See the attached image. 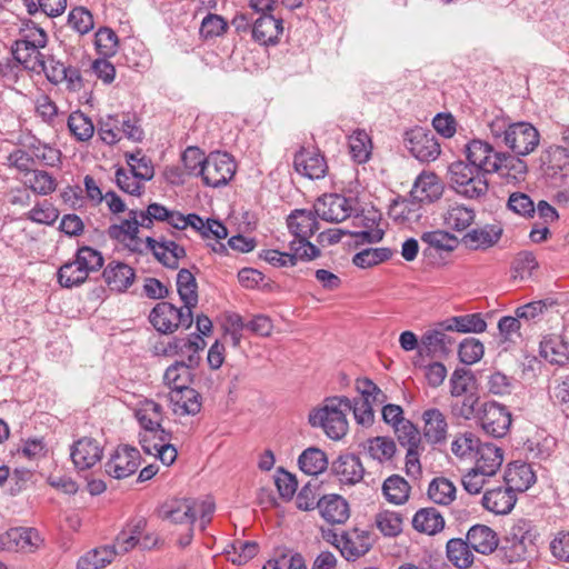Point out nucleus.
Instances as JSON below:
<instances>
[{"label":"nucleus","instance_id":"obj_3","mask_svg":"<svg viewBox=\"0 0 569 569\" xmlns=\"http://www.w3.org/2000/svg\"><path fill=\"white\" fill-rule=\"evenodd\" d=\"M47 42L46 31L33 21L26 20L21 23L19 38L11 46L12 57L22 64L24 70L40 73L44 58L40 49L44 48Z\"/></svg>","mask_w":569,"mask_h":569},{"label":"nucleus","instance_id":"obj_61","mask_svg":"<svg viewBox=\"0 0 569 569\" xmlns=\"http://www.w3.org/2000/svg\"><path fill=\"white\" fill-rule=\"evenodd\" d=\"M28 148L33 154V160H38L44 166L58 167L61 163V151L57 148L42 143L37 139Z\"/></svg>","mask_w":569,"mask_h":569},{"label":"nucleus","instance_id":"obj_30","mask_svg":"<svg viewBox=\"0 0 569 569\" xmlns=\"http://www.w3.org/2000/svg\"><path fill=\"white\" fill-rule=\"evenodd\" d=\"M466 537L472 550L481 555L492 553L499 545L498 535L486 525L472 526Z\"/></svg>","mask_w":569,"mask_h":569},{"label":"nucleus","instance_id":"obj_52","mask_svg":"<svg viewBox=\"0 0 569 569\" xmlns=\"http://www.w3.org/2000/svg\"><path fill=\"white\" fill-rule=\"evenodd\" d=\"M371 139L365 130H356L349 137V149L353 160L365 163L371 154Z\"/></svg>","mask_w":569,"mask_h":569},{"label":"nucleus","instance_id":"obj_23","mask_svg":"<svg viewBox=\"0 0 569 569\" xmlns=\"http://www.w3.org/2000/svg\"><path fill=\"white\" fill-rule=\"evenodd\" d=\"M293 166L298 173L312 180L323 178L328 170L323 156L305 148L295 154Z\"/></svg>","mask_w":569,"mask_h":569},{"label":"nucleus","instance_id":"obj_15","mask_svg":"<svg viewBox=\"0 0 569 569\" xmlns=\"http://www.w3.org/2000/svg\"><path fill=\"white\" fill-rule=\"evenodd\" d=\"M319 218L316 210L296 209L287 218V224L290 232L295 236L291 242L295 246L311 243L309 239L319 229L317 221Z\"/></svg>","mask_w":569,"mask_h":569},{"label":"nucleus","instance_id":"obj_9","mask_svg":"<svg viewBox=\"0 0 569 569\" xmlns=\"http://www.w3.org/2000/svg\"><path fill=\"white\" fill-rule=\"evenodd\" d=\"M236 172V164L227 152L210 153L199 173L206 186L219 188L227 184Z\"/></svg>","mask_w":569,"mask_h":569},{"label":"nucleus","instance_id":"obj_42","mask_svg":"<svg viewBox=\"0 0 569 569\" xmlns=\"http://www.w3.org/2000/svg\"><path fill=\"white\" fill-rule=\"evenodd\" d=\"M298 465L302 472L309 476H318L328 467V459L319 448L310 447L302 451L298 458Z\"/></svg>","mask_w":569,"mask_h":569},{"label":"nucleus","instance_id":"obj_63","mask_svg":"<svg viewBox=\"0 0 569 569\" xmlns=\"http://www.w3.org/2000/svg\"><path fill=\"white\" fill-rule=\"evenodd\" d=\"M507 208L513 213L526 219H531L536 214V206L533 200L527 193L519 191L512 192L509 196Z\"/></svg>","mask_w":569,"mask_h":569},{"label":"nucleus","instance_id":"obj_60","mask_svg":"<svg viewBox=\"0 0 569 569\" xmlns=\"http://www.w3.org/2000/svg\"><path fill=\"white\" fill-rule=\"evenodd\" d=\"M171 438L170 431H160L158 442L153 443L148 455L156 456L166 466H171L178 456L176 447L170 443Z\"/></svg>","mask_w":569,"mask_h":569},{"label":"nucleus","instance_id":"obj_10","mask_svg":"<svg viewBox=\"0 0 569 569\" xmlns=\"http://www.w3.org/2000/svg\"><path fill=\"white\" fill-rule=\"evenodd\" d=\"M317 216L331 223H339L351 217L353 199L338 193H326L315 203Z\"/></svg>","mask_w":569,"mask_h":569},{"label":"nucleus","instance_id":"obj_22","mask_svg":"<svg viewBox=\"0 0 569 569\" xmlns=\"http://www.w3.org/2000/svg\"><path fill=\"white\" fill-rule=\"evenodd\" d=\"M146 242L156 259L167 268L177 269L179 267V260L186 257V249L176 241H158L151 237H147Z\"/></svg>","mask_w":569,"mask_h":569},{"label":"nucleus","instance_id":"obj_58","mask_svg":"<svg viewBox=\"0 0 569 569\" xmlns=\"http://www.w3.org/2000/svg\"><path fill=\"white\" fill-rule=\"evenodd\" d=\"M393 252L389 248H368L356 253L352 258L355 266L366 269L389 260Z\"/></svg>","mask_w":569,"mask_h":569},{"label":"nucleus","instance_id":"obj_16","mask_svg":"<svg viewBox=\"0 0 569 569\" xmlns=\"http://www.w3.org/2000/svg\"><path fill=\"white\" fill-rule=\"evenodd\" d=\"M340 553L347 560H356L365 556L372 547L371 533L368 530L353 528L342 532Z\"/></svg>","mask_w":569,"mask_h":569},{"label":"nucleus","instance_id":"obj_43","mask_svg":"<svg viewBox=\"0 0 569 569\" xmlns=\"http://www.w3.org/2000/svg\"><path fill=\"white\" fill-rule=\"evenodd\" d=\"M475 217L473 209L455 203L443 213V223L451 230L463 231L473 222Z\"/></svg>","mask_w":569,"mask_h":569},{"label":"nucleus","instance_id":"obj_14","mask_svg":"<svg viewBox=\"0 0 569 569\" xmlns=\"http://www.w3.org/2000/svg\"><path fill=\"white\" fill-rule=\"evenodd\" d=\"M320 256V250L312 243L295 246L290 242V252L269 249L260 253V258L273 267H293L298 260L310 261Z\"/></svg>","mask_w":569,"mask_h":569},{"label":"nucleus","instance_id":"obj_6","mask_svg":"<svg viewBox=\"0 0 569 569\" xmlns=\"http://www.w3.org/2000/svg\"><path fill=\"white\" fill-rule=\"evenodd\" d=\"M536 532L530 521L520 519L510 529L503 540L502 550L508 562L525 560L535 549Z\"/></svg>","mask_w":569,"mask_h":569},{"label":"nucleus","instance_id":"obj_1","mask_svg":"<svg viewBox=\"0 0 569 569\" xmlns=\"http://www.w3.org/2000/svg\"><path fill=\"white\" fill-rule=\"evenodd\" d=\"M489 133L498 147H506L511 154L526 157L540 143V133L530 122H511L503 114L495 116L488 122Z\"/></svg>","mask_w":569,"mask_h":569},{"label":"nucleus","instance_id":"obj_31","mask_svg":"<svg viewBox=\"0 0 569 569\" xmlns=\"http://www.w3.org/2000/svg\"><path fill=\"white\" fill-rule=\"evenodd\" d=\"M540 356L551 365L565 366L569 361V343L558 335L545 336L540 342Z\"/></svg>","mask_w":569,"mask_h":569},{"label":"nucleus","instance_id":"obj_24","mask_svg":"<svg viewBox=\"0 0 569 569\" xmlns=\"http://www.w3.org/2000/svg\"><path fill=\"white\" fill-rule=\"evenodd\" d=\"M169 401L178 416H196L202 408V396L190 386L170 391Z\"/></svg>","mask_w":569,"mask_h":569},{"label":"nucleus","instance_id":"obj_54","mask_svg":"<svg viewBox=\"0 0 569 569\" xmlns=\"http://www.w3.org/2000/svg\"><path fill=\"white\" fill-rule=\"evenodd\" d=\"M428 496L433 502L447 506L456 497V487L446 478H436L429 485Z\"/></svg>","mask_w":569,"mask_h":569},{"label":"nucleus","instance_id":"obj_62","mask_svg":"<svg viewBox=\"0 0 569 569\" xmlns=\"http://www.w3.org/2000/svg\"><path fill=\"white\" fill-rule=\"evenodd\" d=\"M32 530H23L21 528H11L6 532L0 533V551H16L21 545L31 542Z\"/></svg>","mask_w":569,"mask_h":569},{"label":"nucleus","instance_id":"obj_44","mask_svg":"<svg viewBox=\"0 0 569 569\" xmlns=\"http://www.w3.org/2000/svg\"><path fill=\"white\" fill-rule=\"evenodd\" d=\"M137 419L143 429L140 433V445L146 453L151 452V446H149L150 439H157L160 437V431H167L161 427V421L150 415L149 410L140 409L137 411Z\"/></svg>","mask_w":569,"mask_h":569},{"label":"nucleus","instance_id":"obj_29","mask_svg":"<svg viewBox=\"0 0 569 569\" xmlns=\"http://www.w3.org/2000/svg\"><path fill=\"white\" fill-rule=\"evenodd\" d=\"M381 216L376 210H369L355 217V224L362 226L365 230L352 232L351 236L361 242L376 243L382 240L383 230L378 228Z\"/></svg>","mask_w":569,"mask_h":569},{"label":"nucleus","instance_id":"obj_34","mask_svg":"<svg viewBox=\"0 0 569 569\" xmlns=\"http://www.w3.org/2000/svg\"><path fill=\"white\" fill-rule=\"evenodd\" d=\"M196 500L183 499L172 501L162 507V518L173 523L193 525L196 521Z\"/></svg>","mask_w":569,"mask_h":569},{"label":"nucleus","instance_id":"obj_36","mask_svg":"<svg viewBox=\"0 0 569 569\" xmlns=\"http://www.w3.org/2000/svg\"><path fill=\"white\" fill-rule=\"evenodd\" d=\"M196 367L189 366L184 360L176 361L164 371V385L169 387L170 391L189 387L193 381L192 369Z\"/></svg>","mask_w":569,"mask_h":569},{"label":"nucleus","instance_id":"obj_53","mask_svg":"<svg viewBox=\"0 0 569 569\" xmlns=\"http://www.w3.org/2000/svg\"><path fill=\"white\" fill-rule=\"evenodd\" d=\"M452 189L463 198L480 199L487 194L489 189L487 174H476L475 179L465 183L457 182V186L452 187Z\"/></svg>","mask_w":569,"mask_h":569},{"label":"nucleus","instance_id":"obj_49","mask_svg":"<svg viewBox=\"0 0 569 569\" xmlns=\"http://www.w3.org/2000/svg\"><path fill=\"white\" fill-rule=\"evenodd\" d=\"M420 204L411 198L396 199L389 207V217L397 222L403 223L417 220L420 217Z\"/></svg>","mask_w":569,"mask_h":569},{"label":"nucleus","instance_id":"obj_38","mask_svg":"<svg viewBox=\"0 0 569 569\" xmlns=\"http://www.w3.org/2000/svg\"><path fill=\"white\" fill-rule=\"evenodd\" d=\"M24 187L38 196H49L56 191L57 179L48 171L33 169L22 177Z\"/></svg>","mask_w":569,"mask_h":569},{"label":"nucleus","instance_id":"obj_21","mask_svg":"<svg viewBox=\"0 0 569 569\" xmlns=\"http://www.w3.org/2000/svg\"><path fill=\"white\" fill-rule=\"evenodd\" d=\"M321 517L331 525L345 523L350 517L348 501L340 495H326L317 501Z\"/></svg>","mask_w":569,"mask_h":569},{"label":"nucleus","instance_id":"obj_28","mask_svg":"<svg viewBox=\"0 0 569 569\" xmlns=\"http://www.w3.org/2000/svg\"><path fill=\"white\" fill-rule=\"evenodd\" d=\"M498 167L499 169L496 172L506 183H520L526 180L528 174V166L522 156L511 154L510 152H502Z\"/></svg>","mask_w":569,"mask_h":569},{"label":"nucleus","instance_id":"obj_57","mask_svg":"<svg viewBox=\"0 0 569 569\" xmlns=\"http://www.w3.org/2000/svg\"><path fill=\"white\" fill-rule=\"evenodd\" d=\"M421 241L438 251H453L459 244L458 238L445 230L423 232Z\"/></svg>","mask_w":569,"mask_h":569},{"label":"nucleus","instance_id":"obj_12","mask_svg":"<svg viewBox=\"0 0 569 569\" xmlns=\"http://www.w3.org/2000/svg\"><path fill=\"white\" fill-rule=\"evenodd\" d=\"M141 463V456L137 448L121 445L114 450L104 463V471L114 479H124L133 475Z\"/></svg>","mask_w":569,"mask_h":569},{"label":"nucleus","instance_id":"obj_45","mask_svg":"<svg viewBox=\"0 0 569 569\" xmlns=\"http://www.w3.org/2000/svg\"><path fill=\"white\" fill-rule=\"evenodd\" d=\"M453 339L445 333V330H428L421 337V347L426 350L428 356H436L437 353H448Z\"/></svg>","mask_w":569,"mask_h":569},{"label":"nucleus","instance_id":"obj_41","mask_svg":"<svg viewBox=\"0 0 569 569\" xmlns=\"http://www.w3.org/2000/svg\"><path fill=\"white\" fill-rule=\"evenodd\" d=\"M117 551L114 547L102 546L88 551L77 562V569H102L112 562Z\"/></svg>","mask_w":569,"mask_h":569},{"label":"nucleus","instance_id":"obj_2","mask_svg":"<svg viewBox=\"0 0 569 569\" xmlns=\"http://www.w3.org/2000/svg\"><path fill=\"white\" fill-rule=\"evenodd\" d=\"M349 412L351 407L348 397H327L322 406L309 412L308 421L311 427L321 428L330 439L340 440L348 432L347 413Z\"/></svg>","mask_w":569,"mask_h":569},{"label":"nucleus","instance_id":"obj_33","mask_svg":"<svg viewBox=\"0 0 569 569\" xmlns=\"http://www.w3.org/2000/svg\"><path fill=\"white\" fill-rule=\"evenodd\" d=\"M425 422L423 435L431 443H440L447 437L448 423L445 415L437 408L428 409L423 412Z\"/></svg>","mask_w":569,"mask_h":569},{"label":"nucleus","instance_id":"obj_18","mask_svg":"<svg viewBox=\"0 0 569 569\" xmlns=\"http://www.w3.org/2000/svg\"><path fill=\"white\" fill-rule=\"evenodd\" d=\"M443 192L442 183L433 172L422 171L415 180L410 198L421 203H431L438 200Z\"/></svg>","mask_w":569,"mask_h":569},{"label":"nucleus","instance_id":"obj_27","mask_svg":"<svg viewBox=\"0 0 569 569\" xmlns=\"http://www.w3.org/2000/svg\"><path fill=\"white\" fill-rule=\"evenodd\" d=\"M516 501L517 496L508 486L487 490L481 499L483 508L495 515L509 513Z\"/></svg>","mask_w":569,"mask_h":569},{"label":"nucleus","instance_id":"obj_25","mask_svg":"<svg viewBox=\"0 0 569 569\" xmlns=\"http://www.w3.org/2000/svg\"><path fill=\"white\" fill-rule=\"evenodd\" d=\"M102 277L110 290L126 292L134 282L136 271L124 262L111 261L104 268Z\"/></svg>","mask_w":569,"mask_h":569},{"label":"nucleus","instance_id":"obj_51","mask_svg":"<svg viewBox=\"0 0 569 569\" xmlns=\"http://www.w3.org/2000/svg\"><path fill=\"white\" fill-rule=\"evenodd\" d=\"M58 282L63 288H73L82 284L89 277L88 272L77 263V259L63 263L58 270Z\"/></svg>","mask_w":569,"mask_h":569},{"label":"nucleus","instance_id":"obj_13","mask_svg":"<svg viewBox=\"0 0 569 569\" xmlns=\"http://www.w3.org/2000/svg\"><path fill=\"white\" fill-rule=\"evenodd\" d=\"M511 422V413L506 406L496 401L483 405L480 425L486 435L502 438L508 433Z\"/></svg>","mask_w":569,"mask_h":569},{"label":"nucleus","instance_id":"obj_26","mask_svg":"<svg viewBox=\"0 0 569 569\" xmlns=\"http://www.w3.org/2000/svg\"><path fill=\"white\" fill-rule=\"evenodd\" d=\"M473 458V468L482 475L493 476L503 462V450L495 443L480 442Z\"/></svg>","mask_w":569,"mask_h":569},{"label":"nucleus","instance_id":"obj_48","mask_svg":"<svg viewBox=\"0 0 569 569\" xmlns=\"http://www.w3.org/2000/svg\"><path fill=\"white\" fill-rule=\"evenodd\" d=\"M366 450L380 463L390 461L397 451L396 442L389 437H373L367 440Z\"/></svg>","mask_w":569,"mask_h":569},{"label":"nucleus","instance_id":"obj_7","mask_svg":"<svg viewBox=\"0 0 569 569\" xmlns=\"http://www.w3.org/2000/svg\"><path fill=\"white\" fill-rule=\"evenodd\" d=\"M251 7L262 14L253 21L252 39L262 46H273L279 42L283 32L282 19L274 18L270 12L273 10V1L260 0Z\"/></svg>","mask_w":569,"mask_h":569},{"label":"nucleus","instance_id":"obj_50","mask_svg":"<svg viewBox=\"0 0 569 569\" xmlns=\"http://www.w3.org/2000/svg\"><path fill=\"white\" fill-rule=\"evenodd\" d=\"M501 236V229L491 228L472 229L467 232L462 241L471 249L488 248L496 244Z\"/></svg>","mask_w":569,"mask_h":569},{"label":"nucleus","instance_id":"obj_35","mask_svg":"<svg viewBox=\"0 0 569 569\" xmlns=\"http://www.w3.org/2000/svg\"><path fill=\"white\" fill-rule=\"evenodd\" d=\"M177 291L186 309L193 312L198 305V283L192 272L186 268L177 274Z\"/></svg>","mask_w":569,"mask_h":569},{"label":"nucleus","instance_id":"obj_39","mask_svg":"<svg viewBox=\"0 0 569 569\" xmlns=\"http://www.w3.org/2000/svg\"><path fill=\"white\" fill-rule=\"evenodd\" d=\"M469 541L461 538H452L447 542L448 560L459 569H468L472 566L475 556Z\"/></svg>","mask_w":569,"mask_h":569},{"label":"nucleus","instance_id":"obj_4","mask_svg":"<svg viewBox=\"0 0 569 569\" xmlns=\"http://www.w3.org/2000/svg\"><path fill=\"white\" fill-rule=\"evenodd\" d=\"M98 133L101 140L110 146L119 142L122 137L140 142L144 136L139 119L136 114L129 112L108 114L102 118L99 122Z\"/></svg>","mask_w":569,"mask_h":569},{"label":"nucleus","instance_id":"obj_20","mask_svg":"<svg viewBox=\"0 0 569 569\" xmlns=\"http://www.w3.org/2000/svg\"><path fill=\"white\" fill-rule=\"evenodd\" d=\"M331 471L339 481L346 485L360 482L365 475V468L360 458L355 453H342L331 465Z\"/></svg>","mask_w":569,"mask_h":569},{"label":"nucleus","instance_id":"obj_37","mask_svg":"<svg viewBox=\"0 0 569 569\" xmlns=\"http://www.w3.org/2000/svg\"><path fill=\"white\" fill-rule=\"evenodd\" d=\"M443 330L457 332L481 333L487 329V322L480 313L452 317L440 323Z\"/></svg>","mask_w":569,"mask_h":569},{"label":"nucleus","instance_id":"obj_55","mask_svg":"<svg viewBox=\"0 0 569 569\" xmlns=\"http://www.w3.org/2000/svg\"><path fill=\"white\" fill-rule=\"evenodd\" d=\"M228 28V21L222 16L209 12L201 21L199 34L208 41L223 36Z\"/></svg>","mask_w":569,"mask_h":569},{"label":"nucleus","instance_id":"obj_56","mask_svg":"<svg viewBox=\"0 0 569 569\" xmlns=\"http://www.w3.org/2000/svg\"><path fill=\"white\" fill-rule=\"evenodd\" d=\"M126 160L130 167L129 173L140 178L142 181H149L154 176V168L149 158L138 150L134 153H126Z\"/></svg>","mask_w":569,"mask_h":569},{"label":"nucleus","instance_id":"obj_5","mask_svg":"<svg viewBox=\"0 0 569 569\" xmlns=\"http://www.w3.org/2000/svg\"><path fill=\"white\" fill-rule=\"evenodd\" d=\"M153 328L162 333L170 335L178 329H189L193 323V312L184 307H176L171 302H158L149 315Z\"/></svg>","mask_w":569,"mask_h":569},{"label":"nucleus","instance_id":"obj_17","mask_svg":"<svg viewBox=\"0 0 569 569\" xmlns=\"http://www.w3.org/2000/svg\"><path fill=\"white\" fill-rule=\"evenodd\" d=\"M140 224V212L137 209L129 210V218L123 219L120 223L111 224L107 233L110 239L126 243L132 250H136L140 242L138 238Z\"/></svg>","mask_w":569,"mask_h":569},{"label":"nucleus","instance_id":"obj_32","mask_svg":"<svg viewBox=\"0 0 569 569\" xmlns=\"http://www.w3.org/2000/svg\"><path fill=\"white\" fill-rule=\"evenodd\" d=\"M505 480L515 493L523 492L536 482V473L531 465L516 461L509 465Z\"/></svg>","mask_w":569,"mask_h":569},{"label":"nucleus","instance_id":"obj_59","mask_svg":"<svg viewBox=\"0 0 569 569\" xmlns=\"http://www.w3.org/2000/svg\"><path fill=\"white\" fill-rule=\"evenodd\" d=\"M59 210L49 201H38L34 207L26 213V218L38 224L52 226L59 218Z\"/></svg>","mask_w":569,"mask_h":569},{"label":"nucleus","instance_id":"obj_19","mask_svg":"<svg viewBox=\"0 0 569 569\" xmlns=\"http://www.w3.org/2000/svg\"><path fill=\"white\" fill-rule=\"evenodd\" d=\"M70 457L76 468L86 470L101 460L102 448L96 439L83 437L73 443Z\"/></svg>","mask_w":569,"mask_h":569},{"label":"nucleus","instance_id":"obj_64","mask_svg":"<svg viewBox=\"0 0 569 569\" xmlns=\"http://www.w3.org/2000/svg\"><path fill=\"white\" fill-rule=\"evenodd\" d=\"M480 442V439L472 432H465L452 441L451 451L459 458L473 457Z\"/></svg>","mask_w":569,"mask_h":569},{"label":"nucleus","instance_id":"obj_46","mask_svg":"<svg viewBox=\"0 0 569 569\" xmlns=\"http://www.w3.org/2000/svg\"><path fill=\"white\" fill-rule=\"evenodd\" d=\"M68 129L71 136L80 142L90 140L94 133V124L87 114L77 110L69 114L67 120Z\"/></svg>","mask_w":569,"mask_h":569},{"label":"nucleus","instance_id":"obj_8","mask_svg":"<svg viewBox=\"0 0 569 569\" xmlns=\"http://www.w3.org/2000/svg\"><path fill=\"white\" fill-rule=\"evenodd\" d=\"M405 147L421 162H431L438 159L441 148L435 133L422 127H415L403 134Z\"/></svg>","mask_w":569,"mask_h":569},{"label":"nucleus","instance_id":"obj_47","mask_svg":"<svg viewBox=\"0 0 569 569\" xmlns=\"http://www.w3.org/2000/svg\"><path fill=\"white\" fill-rule=\"evenodd\" d=\"M410 486L405 478L392 475L387 478L382 485L385 498L393 505H402L409 498Z\"/></svg>","mask_w":569,"mask_h":569},{"label":"nucleus","instance_id":"obj_40","mask_svg":"<svg viewBox=\"0 0 569 569\" xmlns=\"http://www.w3.org/2000/svg\"><path fill=\"white\" fill-rule=\"evenodd\" d=\"M412 526L420 532L435 535L443 529L445 520L436 508H422L413 516Z\"/></svg>","mask_w":569,"mask_h":569},{"label":"nucleus","instance_id":"obj_11","mask_svg":"<svg viewBox=\"0 0 569 569\" xmlns=\"http://www.w3.org/2000/svg\"><path fill=\"white\" fill-rule=\"evenodd\" d=\"M503 151H497L495 147L480 139L469 141L465 147L467 162L477 167L485 174L495 173L499 167L500 157Z\"/></svg>","mask_w":569,"mask_h":569}]
</instances>
